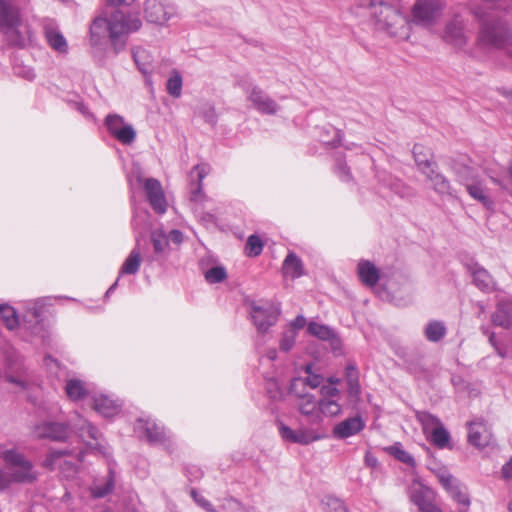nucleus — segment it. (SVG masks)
I'll return each instance as SVG.
<instances>
[{"instance_id":"obj_61","label":"nucleus","mask_w":512,"mask_h":512,"mask_svg":"<svg viewBox=\"0 0 512 512\" xmlns=\"http://www.w3.org/2000/svg\"><path fill=\"white\" fill-rule=\"evenodd\" d=\"M501 473L504 479H512V457L502 466Z\"/></svg>"},{"instance_id":"obj_23","label":"nucleus","mask_w":512,"mask_h":512,"mask_svg":"<svg viewBox=\"0 0 512 512\" xmlns=\"http://www.w3.org/2000/svg\"><path fill=\"white\" fill-rule=\"evenodd\" d=\"M415 163L421 173L427 172L428 169H432L437 163L432 160L433 154L430 148L423 146L422 144H415L412 150Z\"/></svg>"},{"instance_id":"obj_33","label":"nucleus","mask_w":512,"mask_h":512,"mask_svg":"<svg viewBox=\"0 0 512 512\" xmlns=\"http://www.w3.org/2000/svg\"><path fill=\"white\" fill-rule=\"evenodd\" d=\"M140 265H141V255H140L138 248L136 247L130 252L129 256L124 261V263L120 269L119 276L135 275L139 271Z\"/></svg>"},{"instance_id":"obj_34","label":"nucleus","mask_w":512,"mask_h":512,"mask_svg":"<svg viewBox=\"0 0 512 512\" xmlns=\"http://www.w3.org/2000/svg\"><path fill=\"white\" fill-rule=\"evenodd\" d=\"M430 434L431 442L439 449L452 448L450 433L443 426V424L441 426L433 428Z\"/></svg>"},{"instance_id":"obj_20","label":"nucleus","mask_w":512,"mask_h":512,"mask_svg":"<svg viewBox=\"0 0 512 512\" xmlns=\"http://www.w3.org/2000/svg\"><path fill=\"white\" fill-rule=\"evenodd\" d=\"M465 189L471 198L480 202L485 208L489 210L493 209L494 202L488 195L487 188L485 187L482 180L478 179L471 183L467 182Z\"/></svg>"},{"instance_id":"obj_21","label":"nucleus","mask_w":512,"mask_h":512,"mask_svg":"<svg viewBox=\"0 0 512 512\" xmlns=\"http://www.w3.org/2000/svg\"><path fill=\"white\" fill-rule=\"evenodd\" d=\"M438 165L433 166L432 169H428L427 172H423L427 180L432 184L433 190L441 195H452L451 185L449 180L440 172H438Z\"/></svg>"},{"instance_id":"obj_43","label":"nucleus","mask_w":512,"mask_h":512,"mask_svg":"<svg viewBox=\"0 0 512 512\" xmlns=\"http://www.w3.org/2000/svg\"><path fill=\"white\" fill-rule=\"evenodd\" d=\"M182 84V76L174 70L167 80L166 89L168 94L174 98H179L182 93Z\"/></svg>"},{"instance_id":"obj_50","label":"nucleus","mask_w":512,"mask_h":512,"mask_svg":"<svg viewBox=\"0 0 512 512\" xmlns=\"http://www.w3.org/2000/svg\"><path fill=\"white\" fill-rule=\"evenodd\" d=\"M391 190L401 198H408L413 195V189L403 181L395 179L391 182Z\"/></svg>"},{"instance_id":"obj_12","label":"nucleus","mask_w":512,"mask_h":512,"mask_svg":"<svg viewBox=\"0 0 512 512\" xmlns=\"http://www.w3.org/2000/svg\"><path fill=\"white\" fill-rule=\"evenodd\" d=\"M440 483L455 502L465 507L470 506L471 501L467 492V488L455 477L452 475H442L440 477Z\"/></svg>"},{"instance_id":"obj_36","label":"nucleus","mask_w":512,"mask_h":512,"mask_svg":"<svg viewBox=\"0 0 512 512\" xmlns=\"http://www.w3.org/2000/svg\"><path fill=\"white\" fill-rule=\"evenodd\" d=\"M299 409L303 415L320 419L319 404H317L316 398L313 395H303Z\"/></svg>"},{"instance_id":"obj_48","label":"nucleus","mask_w":512,"mask_h":512,"mask_svg":"<svg viewBox=\"0 0 512 512\" xmlns=\"http://www.w3.org/2000/svg\"><path fill=\"white\" fill-rule=\"evenodd\" d=\"M319 411L325 415L336 416L341 412V406L335 400L324 399L319 402Z\"/></svg>"},{"instance_id":"obj_7","label":"nucleus","mask_w":512,"mask_h":512,"mask_svg":"<svg viewBox=\"0 0 512 512\" xmlns=\"http://www.w3.org/2000/svg\"><path fill=\"white\" fill-rule=\"evenodd\" d=\"M36 439L53 442H66L71 435V427L66 422L43 421L34 426Z\"/></svg>"},{"instance_id":"obj_49","label":"nucleus","mask_w":512,"mask_h":512,"mask_svg":"<svg viewBox=\"0 0 512 512\" xmlns=\"http://www.w3.org/2000/svg\"><path fill=\"white\" fill-rule=\"evenodd\" d=\"M326 512H348L344 502L339 498L328 496L323 500Z\"/></svg>"},{"instance_id":"obj_38","label":"nucleus","mask_w":512,"mask_h":512,"mask_svg":"<svg viewBox=\"0 0 512 512\" xmlns=\"http://www.w3.org/2000/svg\"><path fill=\"white\" fill-rule=\"evenodd\" d=\"M65 391L67 396L73 400H81L86 395L84 383L78 379H70L66 382Z\"/></svg>"},{"instance_id":"obj_14","label":"nucleus","mask_w":512,"mask_h":512,"mask_svg":"<svg viewBox=\"0 0 512 512\" xmlns=\"http://www.w3.org/2000/svg\"><path fill=\"white\" fill-rule=\"evenodd\" d=\"M411 502L420 512H442L434 503V493L427 487L415 488L410 493Z\"/></svg>"},{"instance_id":"obj_31","label":"nucleus","mask_w":512,"mask_h":512,"mask_svg":"<svg viewBox=\"0 0 512 512\" xmlns=\"http://www.w3.org/2000/svg\"><path fill=\"white\" fill-rule=\"evenodd\" d=\"M151 242L154 253L158 256H166L169 252V241L166 233L162 229H157L151 233Z\"/></svg>"},{"instance_id":"obj_53","label":"nucleus","mask_w":512,"mask_h":512,"mask_svg":"<svg viewBox=\"0 0 512 512\" xmlns=\"http://www.w3.org/2000/svg\"><path fill=\"white\" fill-rule=\"evenodd\" d=\"M202 117L204 121L212 126L217 123V114L213 106H207L202 111Z\"/></svg>"},{"instance_id":"obj_17","label":"nucleus","mask_w":512,"mask_h":512,"mask_svg":"<svg viewBox=\"0 0 512 512\" xmlns=\"http://www.w3.org/2000/svg\"><path fill=\"white\" fill-rule=\"evenodd\" d=\"M365 427V422L361 416L350 417L344 421L338 423L333 429L334 437L338 439H346L353 436Z\"/></svg>"},{"instance_id":"obj_11","label":"nucleus","mask_w":512,"mask_h":512,"mask_svg":"<svg viewBox=\"0 0 512 512\" xmlns=\"http://www.w3.org/2000/svg\"><path fill=\"white\" fill-rule=\"evenodd\" d=\"M144 190L152 209L158 214H164L167 210V201L160 181L155 178H147Z\"/></svg>"},{"instance_id":"obj_2","label":"nucleus","mask_w":512,"mask_h":512,"mask_svg":"<svg viewBox=\"0 0 512 512\" xmlns=\"http://www.w3.org/2000/svg\"><path fill=\"white\" fill-rule=\"evenodd\" d=\"M0 458L9 468L14 469L8 479L0 468V491L7 489L11 482L32 484L37 481L39 474L34 469L33 463L23 453L16 449H6L0 452Z\"/></svg>"},{"instance_id":"obj_18","label":"nucleus","mask_w":512,"mask_h":512,"mask_svg":"<svg viewBox=\"0 0 512 512\" xmlns=\"http://www.w3.org/2000/svg\"><path fill=\"white\" fill-rule=\"evenodd\" d=\"M93 407L102 416L109 418L118 414L121 409V403L119 400H114L107 395L101 394L93 397Z\"/></svg>"},{"instance_id":"obj_27","label":"nucleus","mask_w":512,"mask_h":512,"mask_svg":"<svg viewBox=\"0 0 512 512\" xmlns=\"http://www.w3.org/2000/svg\"><path fill=\"white\" fill-rule=\"evenodd\" d=\"M358 275L363 284L373 287L379 280V270L368 260H363L358 264Z\"/></svg>"},{"instance_id":"obj_24","label":"nucleus","mask_w":512,"mask_h":512,"mask_svg":"<svg viewBox=\"0 0 512 512\" xmlns=\"http://www.w3.org/2000/svg\"><path fill=\"white\" fill-rule=\"evenodd\" d=\"M136 429L143 431L150 443H162L165 439L164 429L152 420L139 419Z\"/></svg>"},{"instance_id":"obj_52","label":"nucleus","mask_w":512,"mask_h":512,"mask_svg":"<svg viewBox=\"0 0 512 512\" xmlns=\"http://www.w3.org/2000/svg\"><path fill=\"white\" fill-rule=\"evenodd\" d=\"M190 495L193 498V500L199 505L202 509H204L206 512H218L214 506L211 504L210 501H208L205 497L200 495L196 489H191Z\"/></svg>"},{"instance_id":"obj_47","label":"nucleus","mask_w":512,"mask_h":512,"mask_svg":"<svg viewBox=\"0 0 512 512\" xmlns=\"http://www.w3.org/2000/svg\"><path fill=\"white\" fill-rule=\"evenodd\" d=\"M456 176L458 182L463 185L464 187L467 186V182L471 183L473 181H476L479 179L478 175L475 173V171L467 166H463L456 170Z\"/></svg>"},{"instance_id":"obj_3","label":"nucleus","mask_w":512,"mask_h":512,"mask_svg":"<svg viewBox=\"0 0 512 512\" xmlns=\"http://www.w3.org/2000/svg\"><path fill=\"white\" fill-rule=\"evenodd\" d=\"M22 26L21 12L14 0H0V31L7 35L11 45L25 46L27 38Z\"/></svg>"},{"instance_id":"obj_39","label":"nucleus","mask_w":512,"mask_h":512,"mask_svg":"<svg viewBox=\"0 0 512 512\" xmlns=\"http://www.w3.org/2000/svg\"><path fill=\"white\" fill-rule=\"evenodd\" d=\"M387 451L390 455L395 457L398 461L414 468L416 467V461L414 457L407 451L402 448L400 443H395L394 445L387 448Z\"/></svg>"},{"instance_id":"obj_15","label":"nucleus","mask_w":512,"mask_h":512,"mask_svg":"<svg viewBox=\"0 0 512 512\" xmlns=\"http://www.w3.org/2000/svg\"><path fill=\"white\" fill-rule=\"evenodd\" d=\"M468 442L476 448L486 447L489 443V432L483 418H478L467 423Z\"/></svg>"},{"instance_id":"obj_25","label":"nucleus","mask_w":512,"mask_h":512,"mask_svg":"<svg viewBox=\"0 0 512 512\" xmlns=\"http://www.w3.org/2000/svg\"><path fill=\"white\" fill-rule=\"evenodd\" d=\"M472 277L474 285L483 292H493L496 283L491 274L479 265H475L472 269Z\"/></svg>"},{"instance_id":"obj_54","label":"nucleus","mask_w":512,"mask_h":512,"mask_svg":"<svg viewBox=\"0 0 512 512\" xmlns=\"http://www.w3.org/2000/svg\"><path fill=\"white\" fill-rule=\"evenodd\" d=\"M346 382H347V386H348L349 396L351 398H358L359 395L361 394V386H360L359 379L352 378L351 380L346 381Z\"/></svg>"},{"instance_id":"obj_5","label":"nucleus","mask_w":512,"mask_h":512,"mask_svg":"<svg viewBox=\"0 0 512 512\" xmlns=\"http://www.w3.org/2000/svg\"><path fill=\"white\" fill-rule=\"evenodd\" d=\"M444 9L442 0H416L412 7V22L421 27H431L441 17Z\"/></svg>"},{"instance_id":"obj_9","label":"nucleus","mask_w":512,"mask_h":512,"mask_svg":"<svg viewBox=\"0 0 512 512\" xmlns=\"http://www.w3.org/2000/svg\"><path fill=\"white\" fill-rule=\"evenodd\" d=\"M144 17L147 22L164 25L175 15V7L160 0H145Z\"/></svg>"},{"instance_id":"obj_51","label":"nucleus","mask_w":512,"mask_h":512,"mask_svg":"<svg viewBox=\"0 0 512 512\" xmlns=\"http://www.w3.org/2000/svg\"><path fill=\"white\" fill-rule=\"evenodd\" d=\"M296 340V332L294 330L286 331L282 334L280 340V350L283 352H288L292 349Z\"/></svg>"},{"instance_id":"obj_13","label":"nucleus","mask_w":512,"mask_h":512,"mask_svg":"<svg viewBox=\"0 0 512 512\" xmlns=\"http://www.w3.org/2000/svg\"><path fill=\"white\" fill-rule=\"evenodd\" d=\"M373 9V15L377 23L381 24L386 29H390L402 21V16L397 8L384 2L379 1L377 8Z\"/></svg>"},{"instance_id":"obj_29","label":"nucleus","mask_w":512,"mask_h":512,"mask_svg":"<svg viewBox=\"0 0 512 512\" xmlns=\"http://www.w3.org/2000/svg\"><path fill=\"white\" fill-rule=\"evenodd\" d=\"M133 59L138 68V70L145 76H148L152 73L153 65H152V57L150 53L142 48H137L133 50Z\"/></svg>"},{"instance_id":"obj_46","label":"nucleus","mask_w":512,"mask_h":512,"mask_svg":"<svg viewBox=\"0 0 512 512\" xmlns=\"http://www.w3.org/2000/svg\"><path fill=\"white\" fill-rule=\"evenodd\" d=\"M79 433L83 439L88 438L95 442H97L99 437L101 436L99 430L87 420H84L83 424L79 427ZM96 445H98V443H96Z\"/></svg>"},{"instance_id":"obj_16","label":"nucleus","mask_w":512,"mask_h":512,"mask_svg":"<svg viewBox=\"0 0 512 512\" xmlns=\"http://www.w3.org/2000/svg\"><path fill=\"white\" fill-rule=\"evenodd\" d=\"M279 433L283 440L301 445L310 444L320 438V436L316 435L313 430H293L283 423H280L279 425Z\"/></svg>"},{"instance_id":"obj_55","label":"nucleus","mask_w":512,"mask_h":512,"mask_svg":"<svg viewBox=\"0 0 512 512\" xmlns=\"http://www.w3.org/2000/svg\"><path fill=\"white\" fill-rule=\"evenodd\" d=\"M336 173L343 181H348L351 178L349 168L342 160H338L336 163Z\"/></svg>"},{"instance_id":"obj_41","label":"nucleus","mask_w":512,"mask_h":512,"mask_svg":"<svg viewBox=\"0 0 512 512\" xmlns=\"http://www.w3.org/2000/svg\"><path fill=\"white\" fill-rule=\"evenodd\" d=\"M0 317L9 330H13L19 325L17 313L15 309L10 305H0Z\"/></svg>"},{"instance_id":"obj_56","label":"nucleus","mask_w":512,"mask_h":512,"mask_svg":"<svg viewBox=\"0 0 512 512\" xmlns=\"http://www.w3.org/2000/svg\"><path fill=\"white\" fill-rule=\"evenodd\" d=\"M5 379L9 383L14 384L17 387H19L20 390H25L28 387V383L26 382V380L23 379L20 376H15V375H12V374H6L5 375Z\"/></svg>"},{"instance_id":"obj_37","label":"nucleus","mask_w":512,"mask_h":512,"mask_svg":"<svg viewBox=\"0 0 512 512\" xmlns=\"http://www.w3.org/2000/svg\"><path fill=\"white\" fill-rule=\"evenodd\" d=\"M307 331L312 336H315L318 339L324 341H332L336 337V334L333 329L326 325L319 324L316 322H310L308 324Z\"/></svg>"},{"instance_id":"obj_26","label":"nucleus","mask_w":512,"mask_h":512,"mask_svg":"<svg viewBox=\"0 0 512 512\" xmlns=\"http://www.w3.org/2000/svg\"><path fill=\"white\" fill-rule=\"evenodd\" d=\"M444 40L456 47H462L466 44V37L463 31V25L460 21L453 20L449 22L444 31Z\"/></svg>"},{"instance_id":"obj_10","label":"nucleus","mask_w":512,"mask_h":512,"mask_svg":"<svg viewBox=\"0 0 512 512\" xmlns=\"http://www.w3.org/2000/svg\"><path fill=\"white\" fill-rule=\"evenodd\" d=\"M248 94V100L253 104V107L261 114L274 115L279 110V105L269 97L259 86L254 85L251 88L245 89Z\"/></svg>"},{"instance_id":"obj_6","label":"nucleus","mask_w":512,"mask_h":512,"mask_svg":"<svg viewBox=\"0 0 512 512\" xmlns=\"http://www.w3.org/2000/svg\"><path fill=\"white\" fill-rule=\"evenodd\" d=\"M279 305L271 302H252L250 315L259 333H266L271 326H274L280 316Z\"/></svg>"},{"instance_id":"obj_62","label":"nucleus","mask_w":512,"mask_h":512,"mask_svg":"<svg viewBox=\"0 0 512 512\" xmlns=\"http://www.w3.org/2000/svg\"><path fill=\"white\" fill-rule=\"evenodd\" d=\"M321 392L323 395L330 397V398L335 397L339 394V390L336 387L331 386V385L322 386Z\"/></svg>"},{"instance_id":"obj_45","label":"nucleus","mask_w":512,"mask_h":512,"mask_svg":"<svg viewBox=\"0 0 512 512\" xmlns=\"http://www.w3.org/2000/svg\"><path fill=\"white\" fill-rule=\"evenodd\" d=\"M227 277L226 269L223 266H215L205 272V279L210 284L224 281Z\"/></svg>"},{"instance_id":"obj_32","label":"nucleus","mask_w":512,"mask_h":512,"mask_svg":"<svg viewBox=\"0 0 512 512\" xmlns=\"http://www.w3.org/2000/svg\"><path fill=\"white\" fill-rule=\"evenodd\" d=\"M447 333L445 324L442 321L432 320L424 329V335L430 342H439Z\"/></svg>"},{"instance_id":"obj_22","label":"nucleus","mask_w":512,"mask_h":512,"mask_svg":"<svg viewBox=\"0 0 512 512\" xmlns=\"http://www.w3.org/2000/svg\"><path fill=\"white\" fill-rule=\"evenodd\" d=\"M116 474L111 465H109L108 473L103 480L94 482L91 487V494L94 498H104L109 495L115 488Z\"/></svg>"},{"instance_id":"obj_8","label":"nucleus","mask_w":512,"mask_h":512,"mask_svg":"<svg viewBox=\"0 0 512 512\" xmlns=\"http://www.w3.org/2000/svg\"><path fill=\"white\" fill-rule=\"evenodd\" d=\"M104 124L116 140L124 145L132 144L136 139V131L131 124H126L124 118L118 114H108Z\"/></svg>"},{"instance_id":"obj_63","label":"nucleus","mask_w":512,"mask_h":512,"mask_svg":"<svg viewBox=\"0 0 512 512\" xmlns=\"http://www.w3.org/2000/svg\"><path fill=\"white\" fill-rule=\"evenodd\" d=\"M334 132H335V136L334 138L327 142L330 146L332 147H338V146H341L342 145V139H343V133L341 130H338V129H334Z\"/></svg>"},{"instance_id":"obj_19","label":"nucleus","mask_w":512,"mask_h":512,"mask_svg":"<svg viewBox=\"0 0 512 512\" xmlns=\"http://www.w3.org/2000/svg\"><path fill=\"white\" fill-rule=\"evenodd\" d=\"M491 321L495 326L510 329L512 327V302L499 301L491 316Z\"/></svg>"},{"instance_id":"obj_40","label":"nucleus","mask_w":512,"mask_h":512,"mask_svg":"<svg viewBox=\"0 0 512 512\" xmlns=\"http://www.w3.org/2000/svg\"><path fill=\"white\" fill-rule=\"evenodd\" d=\"M196 172L197 174V185L195 188L191 190L190 200L197 202L200 200L201 193H202V181L207 175V167L205 164H198L194 166V168L191 171V175Z\"/></svg>"},{"instance_id":"obj_44","label":"nucleus","mask_w":512,"mask_h":512,"mask_svg":"<svg viewBox=\"0 0 512 512\" xmlns=\"http://www.w3.org/2000/svg\"><path fill=\"white\" fill-rule=\"evenodd\" d=\"M263 250V242L257 235H250L245 245V253L249 257H256Z\"/></svg>"},{"instance_id":"obj_64","label":"nucleus","mask_w":512,"mask_h":512,"mask_svg":"<svg viewBox=\"0 0 512 512\" xmlns=\"http://www.w3.org/2000/svg\"><path fill=\"white\" fill-rule=\"evenodd\" d=\"M306 324V319L303 315H298L296 318L291 322V326L294 330L302 329Z\"/></svg>"},{"instance_id":"obj_35","label":"nucleus","mask_w":512,"mask_h":512,"mask_svg":"<svg viewBox=\"0 0 512 512\" xmlns=\"http://www.w3.org/2000/svg\"><path fill=\"white\" fill-rule=\"evenodd\" d=\"M70 454L71 451L68 449H52L46 454L42 466L50 470L55 469V467H62V458Z\"/></svg>"},{"instance_id":"obj_58","label":"nucleus","mask_w":512,"mask_h":512,"mask_svg":"<svg viewBox=\"0 0 512 512\" xmlns=\"http://www.w3.org/2000/svg\"><path fill=\"white\" fill-rule=\"evenodd\" d=\"M323 380L324 378L320 374H310L305 381L311 388H317L322 384Z\"/></svg>"},{"instance_id":"obj_42","label":"nucleus","mask_w":512,"mask_h":512,"mask_svg":"<svg viewBox=\"0 0 512 512\" xmlns=\"http://www.w3.org/2000/svg\"><path fill=\"white\" fill-rule=\"evenodd\" d=\"M416 418L421 423L425 433L431 432L433 428L442 425V422L437 416L427 411L417 412Z\"/></svg>"},{"instance_id":"obj_59","label":"nucleus","mask_w":512,"mask_h":512,"mask_svg":"<svg viewBox=\"0 0 512 512\" xmlns=\"http://www.w3.org/2000/svg\"><path fill=\"white\" fill-rule=\"evenodd\" d=\"M224 501H225L223 504L224 508H229L233 511H239L243 508L241 502L233 497L225 498Z\"/></svg>"},{"instance_id":"obj_30","label":"nucleus","mask_w":512,"mask_h":512,"mask_svg":"<svg viewBox=\"0 0 512 512\" xmlns=\"http://www.w3.org/2000/svg\"><path fill=\"white\" fill-rule=\"evenodd\" d=\"M45 38L55 51L59 53H66L68 51V44L65 37L56 29L47 28L45 30Z\"/></svg>"},{"instance_id":"obj_28","label":"nucleus","mask_w":512,"mask_h":512,"mask_svg":"<svg viewBox=\"0 0 512 512\" xmlns=\"http://www.w3.org/2000/svg\"><path fill=\"white\" fill-rule=\"evenodd\" d=\"M283 274L292 279L299 278L304 274L302 260L293 252H290L282 266Z\"/></svg>"},{"instance_id":"obj_60","label":"nucleus","mask_w":512,"mask_h":512,"mask_svg":"<svg viewBox=\"0 0 512 512\" xmlns=\"http://www.w3.org/2000/svg\"><path fill=\"white\" fill-rule=\"evenodd\" d=\"M345 376H346V381H349L352 378L359 379V372L354 363H349L346 366Z\"/></svg>"},{"instance_id":"obj_1","label":"nucleus","mask_w":512,"mask_h":512,"mask_svg":"<svg viewBox=\"0 0 512 512\" xmlns=\"http://www.w3.org/2000/svg\"><path fill=\"white\" fill-rule=\"evenodd\" d=\"M136 0H107V6L90 25V44L101 48L110 41L114 54L122 52L131 33L142 27V21L137 12L125 11Z\"/></svg>"},{"instance_id":"obj_57","label":"nucleus","mask_w":512,"mask_h":512,"mask_svg":"<svg viewBox=\"0 0 512 512\" xmlns=\"http://www.w3.org/2000/svg\"><path fill=\"white\" fill-rule=\"evenodd\" d=\"M168 241L172 242L175 245H180L183 242L184 236L183 233L178 229H172L168 234Z\"/></svg>"},{"instance_id":"obj_4","label":"nucleus","mask_w":512,"mask_h":512,"mask_svg":"<svg viewBox=\"0 0 512 512\" xmlns=\"http://www.w3.org/2000/svg\"><path fill=\"white\" fill-rule=\"evenodd\" d=\"M511 39V32L500 19L483 21L479 34V41L483 45L502 48Z\"/></svg>"}]
</instances>
